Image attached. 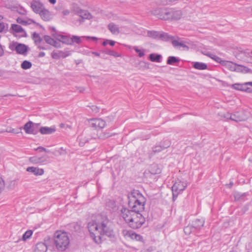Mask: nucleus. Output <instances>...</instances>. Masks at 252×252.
<instances>
[{
	"mask_svg": "<svg viewBox=\"0 0 252 252\" xmlns=\"http://www.w3.org/2000/svg\"><path fill=\"white\" fill-rule=\"evenodd\" d=\"M164 9L165 8H156L152 11V13L159 19L162 20V16L163 15V12L162 13V12H163Z\"/></svg>",
	"mask_w": 252,
	"mask_h": 252,
	"instance_id": "obj_30",
	"label": "nucleus"
},
{
	"mask_svg": "<svg viewBox=\"0 0 252 252\" xmlns=\"http://www.w3.org/2000/svg\"><path fill=\"white\" fill-rule=\"evenodd\" d=\"M51 35L56 40L68 45L69 41V37L68 36L62 35L59 33H52Z\"/></svg>",
	"mask_w": 252,
	"mask_h": 252,
	"instance_id": "obj_13",
	"label": "nucleus"
},
{
	"mask_svg": "<svg viewBox=\"0 0 252 252\" xmlns=\"http://www.w3.org/2000/svg\"><path fill=\"white\" fill-rule=\"evenodd\" d=\"M108 29L113 34H117L119 33L120 30L118 26L113 23H111L108 25Z\"/></svg>",
	"mask_w": 252,
	"mask_h": 252,
	"instance_id": "obj_27",
	"label": "nucleus"
},
{
	"mask_svg": "<svg viewBox=\"0 0 252 252\" xmlns=\"http://www.w3.org/2000/svg\"><path fill=\"white\" fill-rule=\"evenodd\" d=\"M31 7L32 11L36 14H39L45 8L43 4L40 1L36 0H32V1L31 2Z\"/></svg>",
	"mask_w": 252,
	"mask_h": 252,
	"instance_id": "obj_9",
	"label": "nucleus"
},
{
	"mask_svg": "<svg viewBox=\"0 0 252 252\" xmlns=\"http://www.w3.org/2000/svg\"><path fill=\"white\" fill-rule=\"evenodd\" d=\"M160 31H148L147 33V36L154 39L155 40H158V35Z\"/></svg>",
	"mask_w": 252,
	"mask_h": 252,
	"instance_id": "obj_29",
	"label": "nucleus"
},
{
	"mask_svg": "<svg viewBox=\"0 0 252 252\" xmlns=\"http://www.w3.org/2000/svg\"><path fill=\"white\" fill-rule=\"evenodd\" d=\"M160 146H161L163 150H164L167 148H168L170 145V142L168 140H164L160 142L159 143Z\"/></svg>",
	"mask_w": 252,
	"mask_h": 252,
	"instance_id": "obj_42",
	"label": "nucleus"
},
{
	"mask_svg": "<svg viewBox=\"0 0 252 252\" xmlns=\"http://www.w3.org/2000/svg\"><path fill=\"white\" fill-rule=\"evenodd\" d=\"M122 233L125 237H129L133 240H135L143 243H145L142 236L140 234H136L131 230H124Z\"/></svg>",
	"mask_w": 252,
	"mask_h": 252,
	"instance_id": "obj_8",
	"label": "nucleus"
},
{
	"mask_svg": "<svg viewBox=\"0 0 252 252\" xmlns=\"http://www.w3.org/2000/svg\"><path fill=\"white\" fill-rule=\"evenodd\" d=\"M43 38L45 42L50 45H52V44H53L52 43L55 39L54 38H53L51 36L47 35H44L43 36Z\"/></svg>",
	"mask_w": 252,
	"mask_h": 252,
	"instance_id": "obj_43",
	"label": "nucleus"
},
{
	"mask_svg": "<svg viewBox=\"0 0 252 252\" xmlns=\"http://www.w3.org/2000/svg\"><path fill=\"white\" fill-rule=\"evenodd\" d=\"M187 186L186 183L178 180L175 181L172 187V190L181 193L186 189Z\"/></svg>",
	"mask_w": 252,
	"mask_h": 252,
	"instance_id": "obj_11",
	"label": "nucleus"
},
{
	"mask_svg": "<svg viewBox=\"0 0 252 252\" xmlns=\"http://www.w3.org/2000/svg\"><path fill=\"white\" fill-rule=\"evenodd\" d=\"M92 109L93 111L95 112V113L98 112L99 109L96 106H92Z\"/></svg>",
	"mask_w": 252,
	"mask_h": 252,
	"instance_id": "obj_64",
	"label": "nucleus"
},
{
	"mask_svg": "<svg viewBox=\"0 0 252 252\" xmlns=\"http://www.w3.org/2000/svg\"><path fill=\"white\" fill-rule=\"evenodd\" d=\"M51 57L54 59H59L61 58L60 51L59 52L53 51L51 54Z\"/></svg>",
	"mask_w": 252,
	"mask_h": 252,
	"instance_id": "obj_48",
	"label": "nucleus"
},
{
	"mask_svg": "<svg viewBox=\"0 0 252 252\" xmlns=\"http://www.w3.org/2000/svg\"><path fill=\"white\" fill-rule=\"evenodd\" d=\"M56 130V129L55 126L51 127L41 126L39 128V132L42 134H51L54 133Z\"/></svg>",
	"mask_w": 252,
	"mask_h": 252,
	"instance_id": "obj_18",
	"label": "nucleus"
},
{
	"mask_svg": "<svg viewBox=\"0 0 252 252\" xmlns=\"http://www.w3.org/2000/svg\"><path fill=\"white\" fill-rule=\"evenodd\" d=\"M32 39L34 40L35 45H37L42 41V38L39 36V34L36 32L32 33Z\"/></svg>",
	"mask_w": 252,
	"mask_h": 252,
	"instance_id": "obj_33",
	"label": "nucleus"
},
{
	"mask_svg": "<svg viewBox=\"0 0 252 252\" xmlns=\"http://www.w3.org/2000/svg\"><path fill=\"white\" fill-rule=\"evenodd\" d=\"M29 161L33 164L42 163L46 161L44 157L33 156L29 158Z\"/></svg>",
	"mask_w": 252,
	"mask_h": 252,
	"instance_id": "obj_21",
	"label": "nucleus"
},
{
	"mask_svg": "<svg viewBox=\"0 0 252 252\" xmlns=\"http://www.w3.org/2000/svg\"><path fill=\"white\" fill-rule=\"evenodd\" d=\"M9 32L15 37L17 36L16 33L22 32L23 33V34L21 35L20 37H27L28 36L27 33L25 30L21 26L15 24H11Z\"/></svg>",
	"mask_w": 252,
	"mask_h": 252,
	"instance_id": "obj_7",
	"label": "nucleus"
},
{
	"mask_svg": "<svg viewBox=\"0 0 252 252\" xmlns=\"http://www.w3.org/2000/svg\"><path fill=\"white\" fill-rule=\"evenodd\" d=\"M39 14L41 19L45 21H49L53 18V15L51 12L45 8H44Z\"/></svg>",
	"mask_w": 252,
	"mask_h": 252,
	"instance_id": "obj_16",
	"label": "nucleus"
},
{
	"mask_svg": "<svg viewBox=\"0 0 252 252\" xmlns=\"http://www.w3.org/2000/svg\"><path fill=\"white\" fill-rule=\"evenodd\" d=\"M5 28V24L3 22H0V32H3Z\"/></svg>",
	"mask_w": 252,
	"mask_h": 252,
	"instance_id": "obj_59",
	"label": "nucleus"
},
{
	"mask_svg": "<svg viewBox=\"0 0 252 252\" xmlns=\"http://www.w3.org/2000/svg\"><path fill=\"white\" fill-rule=\"evenodd\" d=\"M52 44H52L51 46H53L55 48H61V44L60 43V42H59V41H57L54 39Z\"/></svg>",
	"mask_w": 252,
	"mask_h": 252,
	"instance_id": "obj_52",
	"label": "nucleus"
},
{
	"mask_svg": "<svg viewBox=\"0 0 252 252\" xmlns=\"http://www.w3.org/2000/svg\"><path fill=\"white\" fill-rule=\"evenodd\" d=\"M16 21L18 23L20 24L23 25H24V26L27 25L28 24V23L27 21L23 20L21 17L17 18L16 19Z\"/></svg>",
	"mask_w": 252,
	"mask_h": 252,
	"instance_id": "obj_49",
	"label": "nucleus"
},
{
	"mask_svg": "<svg viewBox=\"0 0 252 252\" xmlns=\"http://www.w3.org/2000/svg\"><path fill=\"white\" fill-rule=\"evenodd\" d=\"M170 9H167L165 8L163 10V15L162 16V20H170L171 18V13H170Z\"/></svg>",
	"mask_w": 252,
	"mask_h": 252,
	"instance_id": "obj_37",
	"label": "nucleus"
},
{
	"mask_svg": "<svg viewBox=\"0 0 252 252\" xmlns=\"http://www.w3.org/2000/svg\"><path fill=\"white\" fill-rule=\"evenodd\" d=\"M180 61V59L178 57L175 56H169L167 58L166 63L169 65H174L176 63H178Z\"/></svg>",
	"mask_w": 252,
	"mask_h": 252,
	"instance_id": "obj_31",
	"label": "nucleus"
},
{
	"mask_svg": "<svg viewBox=\"0 0 252 252\" xmlns=\"http://www.w3.org/2000/svg\"><path fill=\"white\" fill-rule=\"evenodd\" d=\"M241 54L243 55L244 57H246L247 59L246 60L247 62H251L252 61V50L250 49H246L241 52Z\"/></svg>",
	"mask_w": 252,
	"mask_h": 252,
	"instance_id": "obj_32",
	"label": "nucleus"
},
{
	"mask_svg": "<svg viewBox=\"0 0 252 252\" xmlns=\"http://www.w3.org/2000/svg\"><path fill=\"white\" fill-rule=\"evenodd\" d=\"M79 144L80 146L83 147L85 145L86 143L89 142V139L86 137H82L81 136L78 137Z\"/></svg>",
	"mask_w": 252,
	"mask_h": 252,
	"instance_id": "obj_41",
	"label": "nucleus"
},
{
	"mask_svg": "<svg viewBox=\"0 0 252 252\" xmlns=\"http://www.w3.org/2000/svg\"><path fill=\"white\" fill-rule=\"evenodd\" d=\"M172 201L173 202L175 201V200L177 199V197L180 193H178L177 191H174V190H172Z\"/></svg>",
	"mask_w": 252,
	"mask_h": 252,
	"instance_id": "obj_54",
	"label": "nucleus"
},
{
	"mask_svg": "<svg viewBox=\"0 0 252 252\" xmlns=\"http://www.w3.org/2000/svg\"><path fill=\"white\" fill-rule=\"evenodd\" d=\"M246 117L243 111H237L231 113V120L236 122L245 121Z\"/></svg>",
	"mask_w": 252,
	"mask_h": 252,
	"instance_id": "obj_12",
	"label": "nucleus"
},
{
	"mask_svg": "<svg viewBox=\"0 0 252 252\" xmlns=\"http://www.w3.org/2000/svg\"><path fill=\"white\" fill-rule=\"evenodd\" d=\"M32 66V63L31 62L27 60L24 61L21 64V67L22 69L27 70L30 69Z\"/></svg>",
	"mask_w": 252,
	"mask_h": 252,
	"instance_id": "obj_36",
	"label": "nucleus"
},
{
	"mask_svg": "<svg viewBox=\"0 0 252 252\" xmlns=\"http://www.w3.org/2000/svg\"><path fill=\"white\" fill-rule=\"evenodd\" d=\"M232 88L238 91H244L248 93L252 92V89L251 88L247 87V85H246V83L244 84H234L232 85Z\"/></svg>",
	"mask_w": 252,
	"mask_h": 252,
	"instance_id": "obj_14",
	"label": "nucleus"
},
{
	"mask_svg": "<svg viewBox=\"0 0 252 252\" xmlns=\"http://www.w3.org/2000/svg\"><path fill=\"white\" fill-rule=\"evenodd\" d=\"M163 150L161 146L159 144H157L153 148V152L154 153H159L161 151Z\"/></svg>",
	"mask_w": 252,
	"mask_h": 252,
	"instance_id": "obj_45",
	"label": "nucleus"
},
{
	"mask_svg": "<svg viewBox=\"0 0 252 252\" xmlns=\"http://www.w3.org/2000/svg\"><path fill=\"white\" fill-rule=\"evenodd\" d=\"M32 233H33V232L31 230H28L26 231L24 233V234L23 235L22 240L23 241H26L27 239H29L32 235Z\"/></svg>",
	"mask_w": 252,
	"mask_h": 252,
	"instance_id": "obj_40",
	"label": "nucleus"
},
{
	"mask_svg": "<svg viewBox=\"0 0 252 252\" xmlns=\"http://www.w3.org/2000/svg\"><path fill=\"white\" fill-rule=\"evenodd\" d=\"M102 53L113 56L114 57H119L121 56V55L116 51L112 50L109 48H105L103 50L101 51Z\"/></svg>",
	"mask_w": 252,
	"mask_h": 252,
	"instance_id": "obj_26",
	"label": "nucleus"
},
{
	"mask_svg": "<svg viewBox=\"0 0 252 252\" xmlns=\"http://www.w3.org/2000/svg\"><path fill=\"white\" fill-rule=\"evenodd\" d=\"M54 241L56 248L61 251H65L69 244L67 233L64 231H56L54 234Z\"/></svg>",
	"mask_w": 252,
	"mask_h": 252,
	"instance_id": "obj_3",
	"label": "nucleus"
},
{
	"mask_svg": "<svg viewBox=\"0 0 252 252\" xmlns=\"http://www.w3.org/2000/svg\"><path fill=\"white\" fill-rule=\"evenodd\" d=\"M78 16L79 18L76 20L75 23H78L79 25H81L84 22L85 20H90L93 17L91 14L88 10H82Z\"/></svg>",
	"mask_w": 252,
	"mask_h": 252,
	"instance_id": "obj_10",
	"label": "nucleus"
},
{
	"mask_svg": "<svg viewBox=\"0 0 252 252\" xmlns=\"http://www.w3.org/2000/svg\"><path fill=\"white\" fill-rule=\"evenodd\" d=\"M106 206L110 211H115L116 209V202L114 200L109 199L106 201Z\"/></svg>",
	"mask_w": 252,
	"mask_h": 252,
	"instance_id": "obj_28",
	"label": "nucleus"
},
{
	"mask_svg": "<svg viewBox=\"0 0 252 252\" xmlns=\"http://www.w3.org/2000/svg\"><path fill=\"white\" fill-rule=\"evenodd\" d=\"M108 44H109L111 46H114L116 43V42L112 40L108 39Z\"/></svg>",
	"mask_w": 252,
	"mask_h": 252,
	"instance_id": "obj_63",
	"label": "nucleus"
},
{
	"mask_svg": "<svg viewBox=\"0 0 252 252\" xmlns=\"http://www.w3.org/2000/svg\"><path fill=\"white\" fill-rule=\"evenodd\" d=\"M9 48L12 51H15L18 54L27 55L30 50L29 47L23 43L12 42L9 45Z\"/></svg>",
	"mask_w": 252,
	"mask_h": 252,
	"instance_id": "obj_4",
	"label": "nucleus"
},
{
	"mask_svg": "<svg viewBox=\"0 0 252 252\" xmlns=\"http://www.w3.org/2000/svg\"><path fill=\"white\" fill-rule=\"evenodd\" d=\"M158 35V40L163 41H168L170 40L172 41V40L174 39L173 36L170 35L168 33L162 31L159 32V34Z\"/></svg>",
	"mask_w": 252,
	"mask_h": 252,
	"instance_id": "obj_19",
	"label": "nucleus"
},
{
	"mask_svg": "<svg viewBox=\"0 0 252 252\" xmlns=\"http://www.w3.org/2000/svg\"><path fill=\"white\" fill-rule=\"evenodd\" d=\"M5 186V184L2 178L0 177V193L1 192L2 190L4 189Z\"/></svg>",
	"mask_w": 252,
	"mask_h": 252,
	"instance_id": "obj_53",
	"label": "nucleus"
},
{
	"mask_svg": "<svg viewBox=\"0 0 252 252\" xmlns=\"http://www.w3.org/2000/svg\"><path fill=\"white\" fill-rule=\"evenodd\" d=\"M47 247L46 245L43 242L38 243L35 247L34 252H46Z\"/></svg>",
	"mask_w": 252,
	"mask_h": 252,
	"instance_id": "obj_22",
	"label": "nucleus"
},
{
	"mask_svg": "<svg viewBox=\"0 0 252 252\" xmlns=\"http://www.w3.org/2000/svg\"><path fill=\"white\" fill-rule=\"evenodd\" d=\"M99 129L104 128L106 126V122L101 119H97Z\"/></svg>",
	"mask_w": 252,
	"mask_h": 252,
	"instance_id": "obj_44",
	"label": "nucleus"
},
{
	"mask_svg": "<svg viewBox=\"0 0 252 252\" xmlns=\"http://www.w3.org/2000/svg\"><path fill=\"white\" fill-rule=\"evenodd\" d=\"M22 129V127H20L19 128H18L17 129L13 128L10 130V132L15 134H18L21 132V130Z\"/></svg>",
	"mask_w": 252,
	"mask_h": 252,
	"instance_id": "obj_58",
	"label": "nucleus"
},
{
	"mask_svg": "<svg viewBox=\"0 0 252 252\" xmlns=\"http://www.w3.org/2000/svg\"><path fill=\"white\" fill-rule=\"evenodd\" d=\"M205 223V220L203 218L196 219L192 221V229L200 230Z\"/></svg>",
	"mask_w": 252,
	"mask_h": 252,
	"instance_id": "obj_15",
	"label": "nucleus"
},
{
	"mask_svg": "<svg viewBox=\"0 0 252 252\" xmlns=\"http://www.w3.org/2000/svg\"><path fill=\"white\" fill-rule=\"evenodd\" d=\"M211 58L215 61L216 62L220 63L221 65H222V64L224 63V60H222L220 58L214 54L212 57H211Z\"/></svg>",
	"mask_w": 252,
	"mask_h": 252,
	"instance_id": "obj_46",
	"label": "nucleus"
},
{
	"mask_svg": "<svg viewBox=\"0 0 252 252\" xmlns=\"http://www.w3.org/2000/svg\"><path fill=\"white\" fill-rule=\"evenodd\" d=\"M39 123H34L29 121L24 125L23 129L27 134L36 135L39 132Z\"/></svg>",
	"mask_w": 252,
	"mask_h": 252,
	"instance_id": "obj_5",
	"label": "nucleus"
},
{
	"mask_svg": "<svg viewBox=\"0 0 252 252\" xmlns=\"http://www.w3.org/2000/svg\"><path fill=\"white\" fill-rule=\"evenodd\" d=\"M82 10L83 9H81L80 7H79L78 6H74L73 7V12L75 13V14H76L78 16L79 15L80 12H81Z\"/></svg>",
	"mask_w": 252,
	"mask_h": 252,
	"instance_id": "obj_51",
	"label": "nucleus"
},
{
	"mask_svg": "<svg viewBox=\"0 0 252 252\" xmlns=\"http://www.w3.org/2000/svg\"><path fill=\"white\" fill-rule=\"evenodd\" d=\"M4 55V49L2 46L0 44V57L3 56Z\"/></svg>",
	"mask_w": 252,
	"mask_h": 252,
	"instance_id": "obj_62",
	"label": "nucleus"
},
{
	"mask_svg": "<svg viewBox=\"0 0 252 252\" xmlns=\"http://www.w3.org/2000/svg\"><path fill=\"white\" fill-rule=\"evenodd\" d=\"M172 44L173 46L175 47L180 46L185 48H187V49H189V47L186 44H185L183 42H179V41L175 39L172 40Z\"/></svg>",
	"mask_w": 252,
	"mask_h": 252,
	"instance_id": "obj_35",
	"label": "nucleus"
},
{
	"mask_svg": "<svg viewBox=\"0 0 252 252\" xmlns=\"http://www.w3.org/2000/svg\"><path fill=\"white\" fill-rule=\"evenodd\" d=\"M88 228L91 237L96 244L102 243V235L107 236L113 242L117 240L115 232L110 226V221L106 215H98L95 220L88 222Z\"/></svg>",
	"mask_w": 252,
	"mask_h": 252,
	"instance_id": "obj_2",
	"label": "nucleus"
},
{
	"mask_svg": "<svg viewBox=\"0 0 252 252\" xmlns=\"http://www.w3.org/2000/svg\"><path fill=\"white\" fill-rule=\"evenodd\" d=\"M27 171L32 173L34 175H42L44 174V170L42 168L35 167L33 166L28 167L27 168Z\"/></svg>",
	"mask_w": 252,
	"mask_h": 252,
	"instance_id": "obj_20",
	"label": "nucleus"
},
{
	"mask_svg": "<svg viewBox=\"0 0 252 252\" xmlns=\"http://www.w3.org/2000/svg\"><path fill=\"white\" fill-rule=\"evenodd\" d=\"M192 67L198 70H205L207 69L208 65L204 63L195 62L193 63Z\"/></svg>",
	"mask_w": 252,
	"mask_h": 252,
	"instance_id": "obj_24",
	"label": "nucleus"
},
{
	"mask_svg": "<svg viewBox=\"0 0 252 252\" xmlns=\"http://www.w3.org/2000/svg\"><path fill=\"white\" fill-rule=\"evenodd\" d=\"M17 12L21 15H25L26 14V10L23 8L22 7H21L17 10Z\"/></svg>",
	"mask_w": 252,
	"mask_h": 252,
	"instance_id": "obj_55",
	"label": "nucleus"
},
{
	"mask_svg": "<svg viewBox=\"0 0 252 252\" xmlns=\"http://www.w3.org/2000/svg\"><path fill=\"white\" fill-rule=\"evenodd\" d=\"M128 205L130 209L123 206L121 215L128 226L133 229L140 228L145 222V218L140 213L144 210L146 198L138 190H133L128 195Z\"/></svg>",
	"mask_w": 252,
	"mask_h": 252,
	"instance_id": "obj_1",
	"label": "nucleus"
},
{
	"mask_svg": "<svg viewBox=\"0 0 252 252\" xmlns=\"http://www.w3.org/2000/svg\"><path fill=\"white\" fill-rule=\"evenodd\" d=\"M61 58H64L70 55V53L68 52H63L62 51H60Z\"/></svg>",
	"mask_w": 252,
	"mask_h": 252,
	"instance_id": "obj_57",
	"label": "nucleus"
},
{
	"mask_svg": "<svg viewBox=\"0 0 252 252\" xmlns=\"http://www.w3.org/2000/svg\"><path fill=\"white\" fill-rule=\"evenodd\" d=\"M162 56L160 54L152 53L149 55V59L153 62L160 63L161 61Z\"/></svg>",
	"mask_w": 252,
	"mask_h": 252,
	"instance_id": "obj_25",
	"label": "nucleus"
},
{
	"mask_svg": "<svg viewBox=\"0 0 252 252\" xmlns=\"http://www.w3.org/2000/svg\"><path fill=\"white\" fill-rule=\"evenodd\" d=\"M222 65L226 66V67L231 71L248 72L250 70V69L247 67L241 65H237L229 61H224V63L222 64Z\"/></svg>",
	"mask_w": 252,
	"mask_h": 252,
	"instance_id": "obj_6",
	"label": "nucleus"
},
{
	"mask_svg": "<svg viewBox=\"0 0 252 252\" xmlns=\"http://www.w3.org/2000/svg\"><path fill=\"white\" fill-rule=\"evenodd\" d=\"M69 13H70V11L68 9H65L62 11V14L63 16H67V15H69Z\"/></svg>",
	"mask_w": 252,
	"mask_h": 252,
	"instance_id": "obj_61",
	"label": "nucleus"
},
{
	"mask_svg": "<svg viewBox=\"0 0 252 252\" xmlns=\"http://www.w3.org/2000/svg\"><path fill=\"white\" fill-rule=\"evenodd\" d=\"M171 20H177L181 18L182 13L181 10H174L170 9Z\"/></svg>",
	"mask_w": 252,
	"mask_h": 252,
	"instance_id": "obj_23",
	"label": "nucleus"
},
{
	"mask_svg": "<svg viewBox=\"0 0 252 252\" xmlns=\"http://www.w3.org/2000/svg\"><path fill=\"white\" fill-rule=\"evenodd\" d=\"M132 49L138 54L139 57H142L145 55V50L139 49L137 46H133Z\"/></svg>",
	"mask_w": 252,
	"mask_h": 252,
	"instance_id": "obj_39",
	"label": "nucleus"
},
{
	"mask_svg": "<svg viewBox=\"0 0 252 252\" xmlns=\"http://www.w3.org/2000/svg\"><path fill=\"white\" fill-rule=\"evenodd\" d=\"M36 151H38L39 152H49V150H47L46 148L39 146L36 149H35Z\"/></svg>",
	"mask_w": 252,
	"mask_h": 252,
	"instance_id": "obj_56",
	"label": "nucleus"
},
{
	"mask_svg": "<svg viewBox=\"0 0 252 252\" xmlns=\"http://www.w3.org/2000/svg\"><path fill=\"white\" fill-rule=\"evenodd\" d=\"M110 136H111V135H110L109 133H104L102 135H100L99 138L102 139H105L108 138Z\"/></svg>",
	"mask_w": 252,
	"mask_h": 252,
	"instance_id": "obj_60",
	"label": "nucleus"
},
{
	"mask_svg": "<svg viewBox=\"0 0 252 252\" xmlns=\"http://www.w3.org/2000/svg\"><path fill=\"white\" fill-rule=\"evenodd\" d=\"M191 229H192V226H191V225H188L184 228V231L186 234L189 235L191 233V232L193 231L192 230H191Z\"/></svg>",
	"mask_w": 252,
	"mask_h": 252,
	"instance_id": "obj_47",
	"label": "nucleus"
},
{
	"mask_svg": "<svg viewBox=\"0 0 252 252\" xmlns=\"http://www.w3.org/2000/svg\"><path fill=\"white\" fill-rule=\"evenodd\" d=\"M221 117L226 119V120H231V113H226L225 114H223L220 115Z\"/></svg>",
	"mask_w": 252,
	"mask_h": 252,
	"instance_id": "obj_50",
	"label": "nucleus"
},
{
	"mask_svg": "<svg viewBox=\"0 0 252 252\" xmlns=\"http://www.w3.org/2000/svg\"><path fill=\"white\" fill-rule=\"evenodd\" d=\"M74 42L80 44L81 42L80 37L76 35H73L71 38L69 37V41L68 45H72Z\"/></svg>",
	"mask_w": 252,
	"mask_h": 252,
	"instance_id": "obj_34",
	"label": "nucleus"
},
{
	"mask_svg": "<svg viewBox=\"0 0 252 252\" xmlns=\"http://www.w3.org/2000/svg\"><path fill=\"white\" fill-rule=\"evenodd\" d=\"M249 195L248 192L241 193L238 191H235L233 193V196L235 201L244 202L247 200L246 197Z\"/></svg>",
	"mask_w": 252,
	"mask_h": 252,
	"instance_id": "obj_17",
	"label": "nucleus"
},
{
	"mask_svg": "<svg viewBox=\"0 0 252 252\" xmlns=\"http://www.w3.org/2000/svg\"><path fill=\"white\" fill-rule=\"evenodd\" d=\"M89 124L91 127L94 129H99L98 127V123L97 119H92L89 121Z\"/></svg>",
	"mask_w": 252,
	"mask_h": 252,
	"instance_id": "obj_38",
	"label": "nucleus"
}]
</instances>
